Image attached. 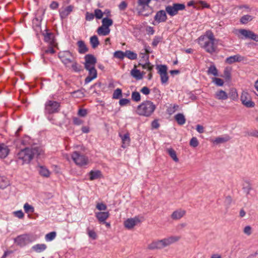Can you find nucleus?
Wrapping results in <instances>:
<instances>
[{
    "label": "nucleus",
    "mask_w": 258,
    "mask_h": 258,
    "mask_svg": "<svg viewBox=\"0 0 258 258\" xmlns=\"http://www.w3.org/2000/svg\"><path fill=\"white\" fill-rule=\"evenodd\" d=\"M44 40L48 42L49 45L57 46V43L54 39V34L52 33H46L44 35Z\"/></svg>",
    "instance_id": "nucleus-21"
},
{
    "label": "nucleus",
    "mask_w": 258,
    "mask_h": 258,
    "mask_svg": "<svg viewBox=\"0 0 258 258\" xmlns=\"http://www.w3.org/2000/svg\"><path fill=\"white\" fill-rule=\"evenodd\" d=\"M243 232L247 236L250 235L252 233V228L249 225L246 226L243 229Z\"/></svg>",
    "instance_id": "nucleus-54"
},
{
    "label": "nucleus",
    "mask_w": 258,
    "mask_h": 258,
    "mask_svg": "<svg viewBox=\"0 0 258 258\" xmlns=\"http://www.w3.org/2000/svg\"><path fill=\"white\" fill-rule=\"evenodd\" d=\"M131 75L137 80H141L143 78V74L139 70L137 69H133L131 71Z\"/></svg>",
    "instance_id": "nucleus-37"
},
{
    "label": "nucleus",
    "mask_w": 258,
    "mask_h": 258,
    "mask_svg": "<svg viewBox=\"0 0 258 258\" xmlns=\"http://www.w3.org/2000/svg\"><path fill=\"white\" fill-rule=\"evenodd\" d=\"M141 65V64H139ZM143 69L147 70L149 71H151L153 68V66L151 65V63L148 61L144 64H142Z\"/></svg>",
    "instance_id": "nucleus-55"
},
{
    "label": "nucleus",
    "mask_w": 258,
    "mask_h": 258,
    "mask_svg": "<svg viewBox=\"0 0 258 258\" xmlns=\"http://www.w3.org/2000/svg\"><path fill=\"white\" fill-rule=\"evenodd\" d=\"M9 153V149L7 145L0 144V158H6Z\"/></svg>",
    "instance_id": "nucleus-25"
},
{
    "label": "nucleus",
    "mask_w": 258,
    "mask_h": 258,
    "mask_svg": "<svg viewBox=\"0 0 258 258\" xmlns=\"http://www.w3.org/2000/svg\"><path fill=\"white\" fill-rule=\"evenodd\" d=\"M57 46L49 45V46L45 50V53L46 54H53L55 52L54 47Z\"/></svg>",
    "instance_id": "nucleus-52"
},
{
    "label": "nucleus",
    "mask_w": 258,
    "mask_h": 258,
    "mask_svg": "<svg viewBox=\"0 0 258 258\" xmlns=\"http://www.w3.org/2000/svg\"><path fill=\"white\" fill-rule=\"evenodd\" d=\"M87 232L89 236V237L92 239H96L97 238V234L93 230H91L90 228H88L87 229Z\"/></svg>",
    "instance_id": "nucleus-48"
},
{
    "label": "nucleus",
    "mask_w": 258,
    "mask_h": 258,
    "mask_svg": "<svg viewBox=\"0 0 258 258\" xmlns=\"http://www.w3.org/2000/svg\"><path fill=\"white\" fill-rule=\"evenodd\" d=\"M41 152V150L37 146L26 148L17 154V161L22 165L29 163L34 157L40 155Z\"/></svg>",
    "instance_id": "nucleus-2"
},
{
    "label": "nucleus",
    "mask_w": 258,
    "mask_h": 258,
    "mask_svg": "<svg viewBox=\"0 0 258 258\" xmlns=\"http://www.w3.org/2000/svg\"><path fill=\"white\" fill-rule=\"evenodd\" d=\"M108 212H99L95 213V216L100 223H105V221L109 217Z\"/></svg>",
    "instance_id": "nucleus-20"
},
{
    "label": "nucleus",
    "mask_w": 258,
    "mask_h": 258,
    "mask_svg": "<svg viewBox=\"0 0 258 258\" xmlns=\"http://www.w3.org/2000/svg\"><path fill=\"white\" fill-rule=\"evenodd\" d=\"M60 103L55 101L48 100L45 104V113L52 114L59 111Z\"/></svg>",
    "instance_id": "nucleus-9"
},
{
    "label": "nucleus",
    "mask_w": 258,
    "mask_h": 258,
    "mask_svg": "<svg viewBox=\"0 0 258 258\" xmlns=\"http://www.w3.org/2000/svg\"><path fill=\"white\" fill-rule=\"evenodd\" d=\"M58 57L66 68H70L71 62L75 59L73 54L69 51L59 52Z\"/></svg>",
    "instance_id": "nucleus-8"
},
{
    "label": "nucleus",
    "mask_w": 258,
    "mask_h": 258,
    "mask_svg": "<svg viewBox=\"0 0 258 258\" xmlns=\"http://www.w3.org/2000/svg\"><path fill=\"white\" fill-rule=\"evenodd\" d=\"M174 118L178 124L179 125H183L185 122V117L182 113H178L176 114Z\"/></svg>",
    "instance_id": "nucleus-34"
},
{
    "label": "nucleus",
    "mask_w": 258,
    "mask_h": 258,
    "mask_svg": "<svg viewBox=\"0 0 258 258\" xmlns=\"http://www.w3.org/2000/svg\"><path fill=\"white\" fill-rule=\"evenodd\" d=\"M119 137L121 138L122 140V147L123 148H125L127 146L129 145L131 142L129 133H127L123 135H121L120 134Z\"/></svg>",
    "instance_id": "nucleus-23"
},
{
    "label": "nucleus",
    "mask_w": 258,
    "mask_h": 258,
    "mask_svg": "<svg viewBox=\"0 0 258 258\" xmlns=\"http://www.w3.org/2000/svg\"><path fill=\"white\" fill-rule=\"evenodd\" d=\"M185 6L184 4L173 3L172 5H168L165 7L166 13L171 17L176 15L178 11L184 10Z\"/></svg>",
    "instance_id": "nucleus-7"
},
{
    "label": "nucleus",
    "mask_w": 258,
    "mask_h": 258,
    "mask_svg": "<svg viewBox=\"0 0 258 258\" xmlns=\"http://www.w3.org/2000/svg\"><path fill=\"white\" fill-rule=\"evenodd\" d=\"M46 248V245L44 243L37 244L32 247V249L36 252L40 253L44 251Z\"/></svg>",
    "instance_id": "nucleus-27"
},
{
    "label": "nucleus",
    "mask_w": 258,
    "mask_h": 258,
    "mask_svg": "<svg viewBox=\"0 0 258 258\" xmlns=\"http://www.w3.org/2000/svg\"><path fill=\"white\" fill-rule=\"evenodd\" d=\"M96 208L99 211H105L107 209V206L102 203H98L96 205Z\"/></svg>",
    "instance_id": "nucleus-57"
},
{
    "label": "nucleus",
    "mask_w": 258,
    "mask_h": 258,
    "mask_svg": "<svg viewBox=\"0 0 258 258\" xmlns=\"http://www.w3.org/2000/svg\"><path fill=\"white\" fill-rule=\"evenodd\" d=\"M125 57L131 60H135L137 58L138 55L136 53L131 50H126L125 51Z\"/></svg>",
    "instance_id": "nucleus-36"
},
{
    "label": "nucleus",
    "mask_w": 258,
    "mask_h": 258,
    "mask_svg": "<svg viewBox=\"0 0 258 258\" xmlns=\"http://www.w3.org/2000/svg\"><path fill=\"white\" fill-rule=\"evenodd\" d=\"M122 95V91L119 88H117L115 89L113 93L112 98L113 99H118Z\"/></svg>",
    "instance_id": "nucleus-47"
},
{
    "label": "nucleus",
    "mask_w": 258,
    "mask_h": 258,
    "mask_svg": "<svg viewBox=\"0 0 258 258\" xmlns=\"http://www.w3.org/2000/svg\"><path fill=\"white\" fill-rule=\"evenodd\" d=\"M56 233L55 232L53 231L49 232L46 234L45 239L46 241H51L53 240L56 237Z\"/></svg>",
    "instance_id": "nucleus-43"
},
{
    "label": "nucleus",
    "mask_w": 258,
    "mask_h": 258,
    "mask_svg": "<svg viewBox=\"0 0 258 258\" xmlns=\"http://www.w3.org/2000/svg\"><path fill=\"white\" fill-rule=\"evenodd\" d=\"M245 59V58L244 56L237 54L226 58L225 62L228 64H232L235 62H241L244 61Z\"/></svg>",
    "instance_id": "nucleus-18"
},
{
    "label": "nucleus",
    "mask_w": 258,
    "mask_h": 258,
    "mask_svg": "<svg viewBox=\"0 0 258 258\" xmlns=\"http://www.w3.org/2000/svg\"><path fill=\"white\" fill-rule=\"evenodd\" d=\"M39 174L45 177H48L50 176V172L49 170L44 166H40L39 168Z\"/></svg>",
    "instance_id": "nucleus-33"
},
{
    "label": "nucleus",
    "mask_w": 258,
    "mask_h": 258,
    "mask_svg": "<svg viewBox=\"0 0 258 258\" xmlns=\"http://www.w3.org/2000/svg\"><path fill=\"white\" fill-rule=\"evenodd\" d=\"M230 140V138L228 136L225 137H219L216 138L214 140L212 141L213 143L219 144L226 142Z\"/></svg>",
    "instance_id": "nucleus-35"
},
{
    "label": "nucleus",
    "mask_w": 258,
    "mask_h": 258,
    "mask_svg": "<svg viewBox=\"0 0 258 258\" xmlns=\"http://www.w3.org/2000/svg\"><path fill=\"white\" fill-rule=\"evenodd\" d=\"M13 215L15 217H16L19 219H22V218H23V217L24 216V214L22 210H18V211L14 212Z\"/></svg>",
    "instance_id": "nucleus-56"
},
{
    "label": "nucleus",
    "mask_w": 258,
    "mask_h": 258,
    "mask_svg": "<svg viewBox=\"0 0 258 258\" xmlns=\"http://www.w3.org/2000/svg\"><path fill=\"white\" fill-rule=\"evenodd\" d=\"M95 17L94 14L87 12L86 15V19L87 21L92 20Z\"/></svg>",
    "instance_id": "nucleus-62"
},
{
    "label": "nucleus",
    "mask_w": 258,
    "mask_h": 258,
    "mask_svg": "<svg viewBox=\"0 0 258 258\" xmlns=\"http://www.w3.org/2000/svg\"><path fill=\"white\" fill-rule=\"evenodd\" d=\"M110 29L109 28L102 25L98 27L97 30V32L100 36H107L110 33Z\"/></svg>",
    "instance_id": "nucleus-26"
},
{
    "label": "nucleus",
    "mask_w": 258,
    "mask_h": 258,
    "mask_svg": "<svg viewBox=\"0 0 258 258\" xmlns=\"http://www.w3.org/2000/svg\"><path fill=\"white\" fill-rule=\"evenodd\" d=\"M90 41L93 48H96L99 44L98 37L96 35L92 36L90 39Z\"/></svg>",
    "instance_id": "nucleus-39"
},
{
    "label": "nucleus",
    "mask_w": 258,
    "mask_h": 258,
    "mask_svg": "<svg viewBox=\"0 0 258 258\" xmlns=\"http://www.w3.org/2000/svg\"><path fill=\"white\" fill-rule=\"evenodd\" d=\"M142 220L139 216H135L133 218L127 219L124 221V226L127 229L130 230L137 225L138 224L141 223Z\"/></svg>",
    "instance_id": "nucleus-13"
},
{
    "label": "nucleus",
    "mask_w": 258,
    "mask_h": 258,
    "mask_svg": "<svg viewBox=\"0 0 258 258\" xmlns=\"http://www.w3.org/2000/svg\"><path fill=\"white\" fill-rule=\"evenodd\" d=\"M156 108V106L153 102L146 100L137 106L136 112L139 115L149 117L153 114Z\"/></svg>",
    "instance_id": "nucleus-4"
},
{
    "label": "nucleus",
    "mask_w": 258,
    "mask_h": 258,
    "mask_svg": "<svg viewBox=\"0 0 258 258\" xmlns=\"http://www.w3.org/2000/svg\"><path fill=\"white\" fill-rule=\"evenodd\" d=\"M146 31L148 34L153 35L155 33V30L153 27L148 26L146 28Z\"/></svg>",
    "instance_id": "nucleus-60"
},
{
    "label": "nucleus",
    "mask_w": 258,
    "mask_h": 258,
    "mask_svg": "<svg viewBox=\"0 0 258 258\" xmlns=\"http://www.w3.org/2000/svg\"><path fill=\"white\" fill-rule=\"evenodd\" d=\"M167 152L170 157L176 162L178 161V158L176 156V152L172 149L169 148L167 149Z\"/></svg>",
    "instance_id": "nucleus-41"
},
{
    "label": "nucleus",
    "mask_w": 258,
    "mask_h": 258,
    "mask_svg": "<svg viewBox=\"0 0 258 258\" xmlns=\"http://www.w3.org/2000/svg\"><path fill=\"white\" fill-rule=\"evenodd\" d=\"M9 179L5 176H0V188L5 189L10 185Z\"/></svg>",
    "instance_id": "nucleus-28"
},
{
    "label": "nucleus",
    "mask_w": 258,
    "mask_h": 258,
    "mask_svg": "<svg viewBox=\"0 0 258 258\" xmlns=\"http://www.w3.org/2000/svg\"><path fill=\"white\" fill-rule=\"evenodd\" d=\"M232 32L240 39H250L258 42V35L251 30L244 29H234Z\"/></svg>",
    "instance_id": "nucleus-5"
},
{
    "label": "nucleus",
    "mask_w": 258,
    "mask_h": 258,
    "mask_svg": "<svg viewBox=\"0 0 258 258\" xmlns=\"http://www.w3.org/2000/svg\"><path fill=\"white\" fill-rule=\"evenodd\" d=\"M127 4L125 2L122 1L120 3L119 5V9L120 10H124L127 7Z\"/></svg>",
    "instance_id": "nucleus-63"
},
{
    "label": "nucleus",
    "mask_w": 258,
    "mask_h": 258,
    "mask_svg": "<svg viewBox=\"0 0 258 258\" xmlns=\"http://www.w3.org/2000/svg\"><path fill=\"white\" fill-rule=\"evenodd\" d=\"M84 59L85 69L95 67L97 62V59L94 55L92 54H87L85 56Z\"/></svg>",
    "instance_id": "nucleus-15"
},
{
    "label": "nucleus",
    "mask_w": 258,
    "mask_h": 258,
    "mask_svg": "<svg viewBox=\"0 0 258 258\" xmlns=\"http://www.w3.org/2000/svg\"><path fill=\"white\" fill-rule=\"evenodd\" d=\"M71 157L74 162L80 166L86 165L88 163V158L78 152H74Z\"/></svg>",
    "instance_id": "nucleus-10"
},
{
    "label": "nucleus",
    "mask_w": 258,
    "mask_h": 258,
    "mask_svg": "<svg viewBox=\"0 0 258 258\" xmlns=\"http://www.w3.org/2000/svg\"><path fill=\"white\" fill-rule=\"evenodd\" d=\"M89 174L90 180L98 179L102 176L101 172L99 170H91Z\"/></svg>",
    "instance_id": "nucleus-29"
},
{
    "label": "nucleus",
    "mask_w": 258,
    "mask_h": 258,
    "mask_svg": "<svg viewBox=\"0 0 258 258\" xmlns=\"http://www.w3.org/2000/svg\"><path fill=\"white\" fill-rule=\"evenodd\" d=\"M124 53L125 52L120 50L116 51L114 52L113 56L115 58L123 59L125 57Z\"/></svg>",
    "instance_id": "nucleus-46"
},
{
    "label": "nucleus",
    "mask_w": 258,
    "mask_h": 258,
    "mask_svg": "<svg viewBox=\"0 0 258 258\" xmlns=\"http://www.w3.org/2000/svg\"><path fill=\"white\" fill-rule=\"evenodd\" d=\"M158 73L161 77V81L162 84H165L167 82L168 80V77L167 75V67L165 65H159L157 67Z\"/></svg>",
    "instance_id": "nucleus-14"
},
{
    "label": "nucleus",
    "mask_w": 258,
    "mask_h": 258,
    "mask_svg": "<svg viewBox=\"0 0 258 258\" xmlns=\"http://www.w3.org/2000/svg\"><path fill=\"white\" fill-rule=\"evenodd\" d=\"M150 0H138L137 10L138 14L148 17L152 14V8L149 6Z\"/></svg>",
    "instance_id": "nucleus-6"
},
{
    "label": "nucleus",
    "mask_w": 258,
    "mask_h": 258,
    "mask_svg": "<svg viewBox=\"0 0 258 258\" xmlns=\"http://www.w3.org/2000/svg\"><path fill=\"white\" fill-rule=\"evenodd\" d=\"M73 7L72 6L67 7L63 10L60 11V16L62 18L67 17L70 13L73 11Z\"/></svg>",
    "instance_id": "nucleus-32"
},
{
    "label": "nucleus",
    "mask_w": 258,
    "mask_h": 258,
    "mask_svg": "<svg viewBox=\"0 0 258 258\" xmlns=\"http://www.w3.org/2000/svg\"><path fill=\"white\" fill-rule=\"evenodd\" d=\"M69 68H71L75 72H80L82 70V66L79 64L75 59L71 62V66Z\"/></svg>",
    "instance_id": "nucleus-30"
},
{
    "label": "nucleus",
    "mask_w": 258,
    "mask_h": 258,
    "mask_svg": "<svg viewBox=\"0 0 258 258\" xmlns=\"http://www.w3.org/2000/svg\"><path fill=\"white\" fill-rule=\"evenodd\" d=\"M77 45L78 47V52L80 54H85L89 50L88 47L83 40H79L77 42Z\"/></svg>",
    "instance_id": "nucleus-22"
},
{
    "label": "nucleus",
    "mask_w": 258,
    "mask_h": 258,
    "mask_svg": "<svg viewBox=\"0 0 258 258\" xmlns=\"http://www.w3.org/2000/svg\"><path fill=\"white\" fill-rule=\"evenodd\" d=\"M132 99L135 102H139L141 101V95L139 92L137 91L133 92L132 93Z\"/></svg>",
    "instance_id": "nucleus-45"
},
{
    "label": "nucleus",
    "mask_w": 258,
    "mask_h": 258,
    "mask_svg": "<svg viewBox=\"0 0 258 258\" xmlns=\"http://www.w3.org/2000/svg\"><path fill=\"white\" fill-rule=\"evenodd\" d=\"M23 208L26 213H33L34 212V208L27 203L24 204Z\"/></svg>",
    "instance_id": "nucleus-42"
},
{
    "label": "nucleus",
    "mask_w": 258,
    "mask_h": 258,
    "mask_svg": "<svg viewBox=\"0 0 258 258\" xmlns=\"http://www.w3.org/2000/svg\"><path fill=\"white\" fill-rule=\"evenodd\" d=\"M141 92L146 95H149L150 93V89L147 87H143L141 90Z\"/></svg>",
    "instance_id": "nucleus-61"
},
{
    "label": "nucleus",
    "mask_w": 258,
    "mask_h": 258,
    "mask_svg": "<svg viewBox=\"0 0 258 258\" xmlns=\"http://www.w3.org/2000/svg\"><path fill=\"white\" fill-rule=\"evenodd\" d=\"M180 239L179 236H171L160 240L153 241L148 245L149 250L161 249L178 241Z\"/></svg>",
    "instance_id": "nucleus-3"
},
{
    "label": "nucleus",
    "mask_w": 258,
    "mask_h": 258,
    "mask_svg": "<svg viewBox=\"0 0 258 258\" xmlns=\"http://www.w3.org/2000/svg\"><path fill=\"white\" fill-rule=\"evenodd\" d=\"M85 69L89 72V75L85 80V84H88L97 78V73L95 67Z\"/></svg>",
    "instance_id": "nucleus-17"
},
{
    "label": "nucleus",
    "mask_w": 258,
    "mask_h": 258,
    "mask_svg": "<svg viewBox=\"0 0 258 258\" xmlns=\"http://www.w3.org/2000/svg\"><path fill=\"white\" fill-rule=\"evenodd\" d=\"M241 103L247 108H253L255 103L252 101L251 96L247 92L243 91L240 96Z\"/></svg>",
    "instance_id": "nucleus-12"
},
{
    "label": "nucleus",
    "mask_w": 258,
    "mask_h": 258,
    "mask_svg": "<svg viewBox=\"0 0 258 258\" xmlns=\"http://www.w3.org/2000/svg\"><path fill=\"white\" fill-rule=\"evenodd\" d=\"M215 97L218 100H225L228 99V95L225 91L219 90L215 93Z\"/></svg>",
    "instance_id": "nucleus-24"
},
{
    "label": "nucleus",
    "mask_w": 258,
    "mask_h": 258,
    "mask_svg": "<svg viewBox=\"0 0 258 258\" xmlns=\"http://www.w3.org/2000/svg\"><path fill=\"white\" fill-rule=\"evenodd\" d=\"M203 8H209L210 5L208 4L205 1H200L198 3Z\"/></svg>",
    "instance_id": "nucleus-64"
},
{
    "label": "nucleus",
    "mask_w": 258,
    "mask_h": 258,
    "mask_svg": "<svg viewBox=\"0 0 258 258\" xmlns=\"http://www.w3.org/2000/svg\"><path fill=\"white\" fill-rule=\"evenodd\" d=\"M22 143L24 145H29L31 144V139L28 136H25L22 140Z\"/></svg>",
    "instance_id": "nucleus-58"
},
{
    "label": "nucleus",
    "mask_w": 258,
    "mask_h": 258,
    "mask_svg": "<svg viewBox=\"0 0 258 258\" xmlns=\"http://www.w3.org/2000/svg\"><path fill=\"white\" fill-rule=\"evenodd\" d=\"M33 241L32 236L25 234L18 236L14 239L15 243L20 247H23Z\"/></svg>",
    "instance_id": "nucleus-11"
},
{
    "label": "nucleus",
    "mask_w": 258,
    "mask_h": 258,
    "mask_svg": "<svg viewBox=\"0 0 258 258\" xmlns=\"http://www.w3.org/2000/svg\"><path fill=\"white\" fill-rule=\"evenodd\" d=\"M130 102V101L128 99L122 98L120 99L119 101V104L120 106H125L128 104Z\"/></svg>",
    "instance_id": "nucleus-59"
},
{
    "label": "nucleus",
    "mask_w": 258,
    "mask_h": 258,
    "mask_svg": "<svg viewBox=\"0 0 258 258\" xmlns=\"http://www.w3.org/2000/svg\"><path fill=\"white\" fill-rule=\"evenodd\" d=\"M162 40V37L160 36H156L152 41V45L154 47L157 46L158 43Z\"/></svg>",
    "instance_id": "nucleus-49"
},
{
    "label": "nucleus",
    "mask_w": 258,
    "mask_h": 258,
    "mask_svg": "<svg viewBox=\"0 0 258 258\" xmlns=\"http://www.w3.org/2000/svg\"><path fill=\"white\" fill-rule=\"evenodd\" d=\"M167 19L166 11L160 10L158 11L154 16V20L157 23L165 22Z\"/></svg>",
    "instance_id": "nucleus-16"
},
{
    "label": "nucleus",
    "mask_w": 258,
    "mask_h": 258,
    "mask_svg": "<svg viewBox=\"0 0 258 258\" xmlns=\"http://www.w3.org/2000/svg\"><path fill=\"white\" fill-rule=\"evenodd\" d=\"M253 19V17L249 15H245L241 17L240 22L242 24H246L248 22H250Z\"/></svg>",
    "instance_id": "nucleus-38"
},
{
    "label": "nucleus",
    "mask_w": 258,
    "mask_h": 258,
    "mask_svg": "<svg viewBox=\"0 0 258 258\" xmlns=\"http://www.w3.org/2000/svg\"><path fill=\"white\" fill-rule=\"evenodd\" d=\"M189 145L192 147H197L199 145V141L197 138L192 137L190 141Z\"/></svg>",
    "instance_id": "nucleus-50"
},
{
    "label": "nucleus",
    "mask_w": 258,
    "mask_h": 258,
    "mask_svg": "<svg viewBox=\"0 0 258 258\" xmlns=\"http://www.w3.org/2000/svg\"><path fill=\"white\" fill-rule=\"evenodd\" d=\"M113 24V21L112 19L108 18H104L102 20V26L109 28L110 26Z\"/></svg>",
    "instance_id": "nucleus-40"
},
{
    "label": "nucleus",
    "mask_w": 258,
    "mask_h": 258,
    "mask_svg": "<svg viewBox=\"0 0 258 258\" xmlns=\"http://www.w3.org/2000/svg\"><path fill=\"white\" fill-rule=\"evenodd\" d=\"M208 74L213 75L214 76H218V70L214 65H212L209 68Z\"/></svg>",
    "instance_id": "nucleus-44"
},
{
    "label": "nucleus",
    "mask_w": 258,
    "mask_h": 258,
    "mask_svg": "<svg viewBox=\"0 0 258 258\" xmlns=\"http://www.w3.org/2000/svg\"><path fill=\"white\" fill-rule=\"evenodd\" d=\"M103 13L100 9H96L94 11V15L98 19H100L103 17Z\"/></svg>",
    "instance_id": "nucleus-53"
},
{
    "label": "nucleus",
    "mask_w": 258,
    "mask_h": 258,
    "mask_svg": "<svg viewBox=\"0 0 258 258\" xmlns=\"http://www.w3.org/2000/svg\"><path fill=\"white\" fill-rule=\"evenodd\" d=\"M228 97L231 100L235 101L238 99V93L236 89L232 88L229 90L228 94Z\"/></svg>",
    "instance_id": "nucleus-31"
},
{
    "label": "nucleus",
    "mask_w": 258,
    "mask_h": 258,
    "mask_svg": "<svg viewBox=\"0 0 258 258\" xmlns=\"http://www.w3.org/2000/svg\"><path fill=\"white\" fill-rule=\"evenodd\" d=\"M213 82L218 86H222L224 84V81L220 78H214L213 79Z\"/></svg>",
    "instance_id": "nucleus-51"
},
{
    "label": "nucleus",
    "mask_w": 258,
    "mask_h": 258,
    "mask_svg": "<svg viewBox=\"0 0 258 258\" xmlns=\"http://www.w3.org/2000/svg\"><path fill=\"white\" fill-rule=\"evenodd\" d=\"M197 42L206 52L212 54L216 51L217 45L214 36L211 31H207L205 35L200 36Z\"/></svg>",
    "instance_id": "nucleus-1"
},
{
    "label": "nucleus",
    "mask_w": 258,
    "mask_h": 258,
    "mask_svg": "<svg viewBox=\"0 0 258 258\" xmlns=\"http://www.w3.org/2000/svg\"><path fill=\"white\" fill-rule=\"evenodd\" d=\"M186 214V211L178 209L174 211L171 215V218L173 220H178L183 217Z\"/></svg>",
    "instance_id": "nucleus-19"
}]
</instances>
